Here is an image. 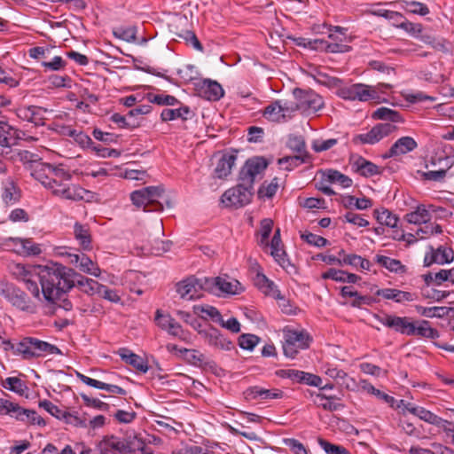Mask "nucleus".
Wrapping results in <instances>:
<instances>
[{
    "label": "nucleus",
    "instance_id": "obj_64",
    "mask_svg": "<svg viewBox=\"0 0 454 454\" xmlns=\"http://www.w3.org/2000/svg\"><path fill=\"white\" fill-rule=\"evenodd\" d=\"M318 443L327 454H350L344 447L333 444L325 439L319 438Z\"/></svg>",
    "mask_w": 454,
    "mask_h": 454
},
{
    "label": "nucleus",
    "instance_id": "obj_32",
    "mask_svg": "<svg viewBox=\"0 0 454 454\" xmlns=\"http://www.w3.org/2000/svg\"><path fill=\"white\" fill-rule=\"evenodd\" d=\"M194 114L187 106H182L176 109H163L160 114V119L162 121H173L176 119H181L187 121L193 117Z\"/></svg>",
    "mask_w": 454,
    "mask_h": 454
},
{
    "label": "nucleus",
    "instance_id": "obj_25",
    "mask_svg": "<svg viewBox=\"0 0 454 454\" xmlns=\"http://www.w3.org/2000/svg\"><path fill=\"white\" fill-rule=\"evenodd\" d=\"M376 294L387 300H393L397 303L416 301L418 296L415 293L402 291L395 288L379 289Z\"/></svg>",
    "mask_w": 454,
    "mask_h": 454
},
{
    "label": "nucleus",
    "instance_id": "obj_10",
    "mask_svg": "<svg viewBox=\"0 0 454 454\" xmlns=\"http://www.w3.org/2000/svg\"><path fill=\"white\" fill-rule=\"evenodd\" d=\"M397 129L395 124L391 123H379L375 125L370 131L364 134H358L355 136L352 142L355 145H374L380 141L382 138L387 137Z\"/></svg>",
    "mask_w": 454,
    "mask_h": 454
},
{
    "label": "nucleus",
    "instance_id": "obj_16",
    "mask_svg": "<svg viewBox=\"0 0 454 454\" xmlns=\"http://www.w3.org/2000/svg\"><path fill=\"white\" fill-rule=\"evenodd\" d=\"M54 195L65 200L74 201L84 200L86 202L91 201L94 198V193L92 192L82 188L79 184L68 183L62 185L60 189H57Z\"/></svg>",
    "mask_w": 454,
    "mask_h": 454
},
{
    "label": "nucleus",
    "instance_id": "obj_24",
    "mask_svg": "<svg viewBox=\"0 0 454 454\" xmlns=\"http://www.w3.org/2000/svg\"><path fill=\"white\" fill-rule=\"evenodd\" d=\"M417 142L411 137H403L397 139L390 147L384 158L395 157L408 153L417 148Z\"/></svg>",
    "mask_w": 454,
    "mask_h": 454
},
{
    "label": "nucleus",
    "instance_id": "obj_57",
    "mask_svg": "<svg viewBox=\"0 0 454 454\" xmlns=\"http://www.w3.org/2000/svg\"><path fill=\"white\" fill-rule=\"evenodd\" d=\"M239 283L228 281L226 278L220 277V281L217 286V295L220 294H239Z\"/></svg>",
    "mask_w": 454,
    "mask_h": 454
},
{
    "label": "nucleus",
    "instance_id": "obj_3",
    "mask_svg": "<svg viewBox=\"0 0 454 454\" xmlns=\"http://www.w3.org/2000/svg\"><path fill=\"white\" fill-rule=\"evenodd\" d=\"M5 350H11L13 355L20 356L24 360L44 356L46 355H61V350L55 345L34 337H24L20 340L3 342Z\"/></svg>",
    "mask_w": 454,
    "mask_h": 454
},
{
    "label": "nucleus",
    "instance_id": "obj_53",
    "mask_svg": "<svg viewBox=\"0 0 454 454\" xmlns=\"http://www.w3.org/2000/svg\"><path fill=\"white\" fill-rule=\"evenodd\" d=\"M278 178L274 177L270 183L265 181L258 190V196L260 198H272L278 189Z\"/></svg>",
    "mask_w": 454,
    "mask_h": 454
},
{
    "label": "nucleus",
    "instance_id": "obj_51",
    "mask_svg": "<svg viewBox=\"0 0 454 454\" xmlns=\"http://www.w3.org/2000/svg\"><path fill=\"white\" fill-rule=\"evenodd\" d=\"M286 145L290 150L297 153L298 154L309 153V152L306 150L305 140L301 136H289Z\"/></svg>",
    "mask_w": 454,
    "mask_h": 454
},
{
    "label": "nucleus",
    "instance_id": "obj_19",
    "mask_svg": "<svg viewBox=\"0 0 454 454\" xmlns=\"http://www.w3.org/2000/svg\"><path fill=\"white\" fill-rule=\"evenodd\" d=\"M177 293L186 300L199 299L202 296L199 278L190 277L177 284Z\"/></svg>",
    "mask_w": 454,
    "mask_h": 454
},
{
    "label": "nucleus",
    "instance_id": "obj_26",
    "mask_svg": "<svg viewBox=\"0 0 454 454\" xmlns=\"http://www.w3.org/2000/svg\"><path fill=\"white\" fill-rule=\"evenodd\" d=\"M246 398L248 400H254L260 398L265 399H278L283 396V392L279 389H265L258 386L249 387L246 392Z\"/></svg>",
    "mask_w": 454,
    "mask_h": 454
},
{
    "label": "nucleus",
    "instance_id": "obj_6",
    "mask_svg": "<svg viewBox=\"0 0 454 454\" xmlns=\"http://www.w3.org/2000/svg\"><path fill=\"white\" fill-rule=\"evenodd\" d=\"M254 195V187L239 180V184L225 191L222 196V202L226 207H242L251 202Z\"/></svg>",
    "mask_w": 454,
    "mask_h": 454
},
{
    "label": "nucleus",
    "instance_id": "obj_11",
    "mask_svg": "<svg viewBox=\"0 0 454 454\" xmlns=\"http://www.w3.org/2000/svg\"><path fill=\"white\" fill-rule=\"evenodd\" d=\"M131 441L114 434L106 435L98 443L101 454H128L135 451Z\"/></svg>",
    "mask_w": 454,
    "mask_h": 454
},
{
    "label": "nucleus",
    "instance_id": "obj_33",
    "mask_svg": "<svg viewBox=\"0 0 454 454\" xmlns=\"http://www.w3.org/2000/svg\"><path fill=\"white\" fill-rule=\"evenodd\" d=\"M372 118L374 120L387 121L391 124L404 122V118L399 112L385 106L380 107L374 111L372 114Z\"/></svg>",
    "mask_w": 454,
    "mask_h": 454
},
{
    "label": "nucleus",
    "instance_id": "obj_4",
    "mask_svg": "<svg viewBox=\"0 0 454 454\" xmlns=\"http://www.w3.org/2000/svg\"><path fill=\"white\" fill-rule=\"evenodd\" d=\"M0 296L19 310L30 313L35 310V306L27 294L4 278H0Z\"/></svg>",
    "mask_w": 454,
    "mask_h": 454
},
{
    "label": "nucleus",
    "instance_id": "obj_18",
    "mask_svg": "<svg viewBox=\"0 0 454 454\" xmlns=\"http://www.w3.org/2000/svg\"><path fill=\"white\" fill-rule=\"evenodd\" d=\"M437 163H443V165L442 168H436L435 169L424 172L422 175L424 179L435 182L442 181L446 176L447 171L451 168L453 161L448 156L433 157L431 165L436 167Z\"/></svg>",
    "mask_w": 454,
    "mask_h": 454
},
{
    "label": "nucleus",
    "instance_id": "obj_63",
    "mask_svg": "<svg viewBox=\"0 0 454 454\" xmlns=\"http://www.w3.org/2000/svg\"><path fill=\"white\" fill-rule=\"evenodd\" d=\"M270 254L274 257L275 261L284 269H286L291 265L286 253L282 247H270Z\"/></svg>",
    "mask_w": 454,
    "mask_h": 454
},
{
    "label": "nucleus",
    "instance_id": "obj_42",
    "mask_svg": "<svg viewBox=\"0 0 454 454\" xmlns=\"http://www.w3.org/2000/svg\"><path fill=\"white\" fill-rule=\"evenodd\" d=\"M74 234L75 239L84 250L91 248V238L88 228L76 223L74 226Z\"/></svg>",
    "mask_w": 454,
    "mask_h": 454
},
{
    "label": "nucleus",
    "instance_id": "obj_34",
    "mask_svg": "<svg viewBox=\"0 0 454 454\" xmlns=\"http://www.w3.org/2000/svg\"><path fill=\"white\" fill-rule=\"evenodd\" d=\"M53 165L42 162L38 160L31 168L32 176L38 180L43 186H47V181L50 180V176L53 169Z\"/></svg>",
    "mask_w": 454,
    "mask_h": 454
},
{
    "label": "nucleus",
    "instance_id": "obj_59",
    "mask_svg": "<svg viewBox=\"0 0 454 454\" xmlns=\"http://www.w3.org/2000/svg\"><path fill=\"white\" fill-rule=\"evenodd\" d=\"M417 311L427 317H442L447 315L448 309L445 307H431L426 308L422 306H417Z\"/></svg>",
    "mask_w": 454,
    "mask_h": 454
},
{
    "label": "nucleus",
    "instance_id": "obj_61",
    "mask_svg": "<svg viewBox=\"0 0 454 454\" xmlns=\"http://www.w3.org/2000/svg\"><path fill=\"white\" fill-rule=\"evenodd\" d=\"M151 243V252L155 255H160L163 253H166L170 250L172 246V241L170 240H162L159 239H154L150 241Z\"/></svg>",
    "mask_w": 454,
    "mask_h": 454
},
{
    "label": "nucleus",
    "instance_id": "obj_41",
    "mask_svg": "<svg viewBox=\"0 0 454 454\" xmlns=\"http://www.w3.org/2000/svg\"><path fill=\"white\" fill-rule=\"evenodd\" d=\"M375 262L391 272L403 273L406 270L405 266L402 264L401 261L385 255L377 254Z\"/></svg>",
    "mask_w": 454,
    "mask_h": 454
},
{
    "label": "nucleus",
    "instance_id": "obj_43",
    "mask_svg": "<svg viewBox=\"0 0 454 454\" xmlns=\"http://www.w3.org/2000/svg\"><path fill=\"white\" fill-rule=\"evenodd\" d=\"M406 409L409 411V412L418 416L420 419L426 422H428L433 425H439L441 418H439L437 415L431 412L430 411L426 410L423 407H415L411 406V404H408L406 406Z\"/></svg>",
    "mask_w": 454,
    "mask_h": 454
},
{
    "label": "nucleus",
    "instance_id": "obj_1",
    "mask_svg": "<svg viewBox=\"0 0 454 454\" xmlns=\"http://www.w3.org/2000/svg\"><path fill=\"white\" fill-rule=\"evenodd\" d=\"M56 275L57 280H55V286L53 287V299L51 301V305H55L67 311L71 310L73 305L67 299V294L74 286H77L80 291L88 295H98V294L101 286L100 283L79 274L71 268L59 263Z\"/></svg>",
    "mask_w": 454,
    "mask_h": 454
},
{
    "label": "nucleus",
    "instance_id": "obj_2",
    "mask_svg": "<svg viewBox=\"0 0 454 454\" xmlns=\"http://www.w3.org/2000/svg\"><path fill=\"white\" fill-rule=\"evenodd\" d=\"M59 263L50 265L26 266L15 264L12 275L20 281L25 283L27 289L35 298H40L42 293L44 300L51 304L53 299V287L57 280V267Z\"/></svg>",
    "mask_w": 454,
    "mask_h": 454
},
{
    "label": "nucleus",
    "instance_id": "obj_49",
    "mask_svg": "<svg viewBox=\"0 0 454 454\" xmlns=\"http://www.w3.org/2000/svg\"><path fill=\"white\" fill-rule=\"evenodd\" d=\"M279 106L278 101L270 103L263 111V116L270 121L280 122L285 121L286 119L281 111L278 108Z\"/></svg>",
    "mask_w": 454,
    "mask_h": 454
},
{
    "label": "nucleus",
    "instance_id": "obj_8",
    "mask_svg": "<svg viewBox=\"0 0 454 454\" xmlns=\"http://www.w3.org/2000/svg\"><path fill=\"white\" fill-rule=\"evenodd\" d=\"M338 95L346 100L367 101L377 98L378 90L364 83H355L339 89Z\"/></svg>",
    "mask_w": 454,
    "mask_h": 454
},
{
    "label": "nucleus",
    "instance_id": "obj_31",
    "mask_svg": "<svg viewBox=\"0 0 454 454\" xmlns=\"http://www.w3.org/2000/svg\"><path fill=\"white\" fill-rule=\"evenodd\" d=\"M352 168L356 173L364 177H371L380 174V168L376 164L363 157H357V159L352 163Z\"/></svg>",
    "mask_w": 454,
    "mask_h": 454
},
{
    "label": "nucleus",
    "instance_id": "obj_46",
    "mask_svg": "<svg viewBox=\"0 0 454 454\" xmlns=\"http://www.w3.org/2000/svg\"><path fill=\"white\" fill-rule=\"evenodd\" d=\"M412 335H418L423 338L434 340L439 337V333L436 329L432 328L428 321L423 320L419 325L414 324V331Z\"/></svg>",
    "mask_w": 454,
    "mask_h": 454
},
{
    "label": "nucleus",
    "instance_id": "obj_17",
    "mask_svg": "<svg viewBox=\"0 0 454 454\" xmlns=\"http://www.w3.org/2000/svg\"><path fill=\"white\" fill-rule=\"evenodd\" d=\"M46 109L37 106L21 105L16 108L17 117L35 126L44 125Z\"/></svg>",
    "mask_w": 454,
    "mask_h": 454
},
{
    "label": "nucleus",
    "instance_id": "obj_36",
    "mask_svg": "<svg viewBox=\"0 0 454 454\" xmlns=\"http://www.w3.org/2000/svg\"><path fill=\"white\" fill-rule=\"evenodd\" d=\"M8 241L14 245L20 244L23 249V253L27 255H38L42 252L39 245L34 243L30 239L9 238L5 239L4 242L0 243V245H7Z\"/></svg>",
    "mask_w": 454,
    "mask_h": 454
},
{
    "label": "nucleus",
    "instance_id": "obj_55",
    "mask_svg": "<svg viewBox=\"0 0 454 454\" xmlns=\"http://www.w3.org/2000/svg\"><path fill=\"white\" fill-rule=\"evenodd\" d=\"M6 128H9L6 124L0 126V154L5 158L12 153L9 132Z\"/></svg>",
    "mask_w": 454,
    "mask_h": 454
},
{
    "label": "nucleus",
    "instance_id": "obj_39",
    "mask_svg": "<svg viewBox=\"0 0 454 454\" xmlns=\"http://www.w3.org/2000/svg\"><path fill=\"white\" fill-rule=\"evenodd\" d=\"M405 219L410 223H427L431 220V214L426 208L425 205H419L414 211L406 214Z\"/></svg>",
    "mask_w": 454,
    "mask_h": 454
},
{
    "label": "nucleus",
    "instance_id": "obj_12",
    "mask_svg": "<svg viewBox=\"0 0 454 454\" xmlns=\"http://www.w3.org/2000/svg\"><path fill=\"white\" fill-rule=\"evenodd\" d=\"M268 161L263 157L248 159L239 171V180H242L248 186H253L255 177L262 173L268 167Z\"/></svg>",
    "mask_w": 454,
    "mask_h": 454
},
{
    "label": "nucleus",
    "instance_id": "obj_14",
    "mask_svg": "<svg viewBox=\"0 0 454 454\" xmlns=\"http://www.w3.org/2000/svg\"><path fill=\"white\" fill-rule=\"evenodd\" d=\"M375 318L383 325L401 334L409 336L413 334L414 323L407 317L383 314L382 316L375 315Z\"/></svg>",
    "mask_w": 454,
    "mask_h": 454
},
{
    "label": "nucleus",
    "instance_id": "obj_20",
    "mask_svg": "<svg viewBox=\"0 0 454 454\" xmlns=\"http://www.w3.org/2000/svg\"><path fill=\"white\" fill-rule=\"evenodd\" d=\"M209 346H212L221 350H231L233 348V344L231 340L225 338L219 330L215 327H211L208 330L200 331Z\"/></svg>",
    "mask_w": 454,
    "mask_h": 454
},
{
    "label": "nucleus",
    "instance_id": "obj_23",
    "mask_svg": "<svg viewBox=\"0 0 454 454\" xmlns=\"http://www.w3.org/2000/svg\"><path fill=\"white\" fill-rule=\"evenodd\" d=\"M72 175L62 168L61 165L54 166L50 176V180L47 181L46 188L51 189L52 193L55 194L57 189H60L62 185L70 181Z\"/></svg>",
    "mask_w": 454,
    "mask_h": 454
},
{
    "label": "nucleus",
    "instance_id": "obj_62",
    "mask_svg": "<svg viewBox=\"0 0 454 454\" xmlns=\"http://www.w3.org/2000/svg\"><path fill=\"white\" fill-rule=\"evenodd\" d=\"M259 340L260 338L254 334L244 333L239 337V345L243 349L253 350Z\"/></svg>",
    "mask_w": 454,
    "mask_h": 454
},
{
    "label": "nucleus",
    "instance_id": "obj_30",
    "mask_svg": "<svg viewBox=\"0 0 454 454\" xmlns=\"http://www.w3.org/2000/svg\"><path fill=\"white\" fill-rule=\"evenodd\" d=\"M254 285L266 295L273 298H280V291L273 281L270 280L264 274L258 272L254 278Z\"/></svg>",
    "mask_w": 454,
    "mask_h": 454
},
{
    "label": "nucleus",
    "instance_id": "obj_48",
    "mask_svg": "<svg viewBox=\"0 0 454 454\" xmlns=\"http://www.w3.org/2000/svg\"><path fill=\"white\" fill-rule=\"evenodd\" d=\"M403 9L410 13L426 16L429 13V8L418 1H403Z\"/></svg>",
    "mask_w": 454,
    "mask_h": 454
},
{
    "label": "nucleus",
    "instance_id": "obj_56",
    "mask_svg": "<svg viewBox=\"0 0 454 454\" xmlns=\"http://www.w3.org/2000/svg\"><path fill=\"white\" fill-rule=\"evenodd\" d=\"M113 34L114 37L128 43H133L137 39V29L135 27H119L114 30Z\"/></svg>",
    "mask_w": 454,
    "mask_h": 454
},
{
    "label": "nucleus",
    "instance_id": "obj_38",
    "mask_svg": "<svg viewBox=\"0 0 454 454\" xmlns=\"http://www.w3.org/2000/svg\"><path fill=\"white\" fill-rule=\"evenodd\" d=\"M311 161V155L309 153L297 154L294 156H286L278 159V163L280 166L286 164L284 168L287 171L293 170L294 168L300 166L302 163H309Z\"/></svg>",
    "mask_w": 454,
    "mask_h": 454
},
{
    "label": "nucleus",
    "instance_id": "obj_47",
    "mask_svg": "<svg viewBox=\"0 0 454 454\" xmlns=\"http://www.w3.org/2000/svg\"><path fill=\"white\" fill-rule=\"evenodd\" d=\"M20 191L13 182H10L4 186L2 193V200L5 205H13L20 200Z\"/></svg>",
    "mask_w": 454,
    "mask_h": 454
},
{
    "label": "nucleus",
    "instance_id": "obj_22",
    "mask_svg": "<svg viewBox=\"0 0 454 454\" xmlns=\"http://www.w3.org/2000/svg\"><path fill=\"white\" fill-rule=\"evenodd\" d=\"M310 396L313 398L315 405L321 407L323 410L327 411H336L342 410L344 404L340 402V398L336 395H326L321 392L310 393Z\"/></svg>",
    "mask_w": 454,
    "mask_h": 454
},
{
    "label": "nucleus",
    "instance_id": "obj_35",
    "mask_svg": "<svg viewBox=\"0 0 454 454\" xmlns=\"http://www.w3.org/2000/svg\"><path fill=\"white\" fill-rule=\"evenodd\" d=\"M429 250L434 257L433 261L439 265L450 263L454 261V251L450 247L440 246L437 248H434L430 246Z\"/></svg>",
    "mask_w": 454,
    "mask_h": 454
},
{
    "label": "nucleus",
    "instance_id": "obj_15",
    "mask_svg": "<svg viewBox=\"0 0 454 454\" xmlns=\"http://www.w3.org/2000/svg\"><path fill=\"white\" fill-rule=\"evenodd\" d=\"M66 251L62 252L61 254L67 255L69 258L68 262L73 264L81 271L92 275L94 277H99L101 270L98 264L90 259L85 254H73L64 248Z\"/></svg>",
    "mask_w": 454,
    "mask_h": 454
},
{
    "label": "nucleus",
    "instance_id": "obj_52",
    "mask_svg": "<svg viewBox=\"0 0 454 454\" xmlns=\"http://www.w3.org/2000/svg\"><path fill=\"white\" fill-rule=\"evenodd\" d=\"M147 98L149 102L159 106H176L179 104L178 99L171 95L167 94H148Z\"/></svg>",
    "mask_w": 454,
    "mask_h": 454
},
{
    "label": "nucleus",
    "instance_id": "obj_60",
    "mask_svg": "<svg viewBox=\"0 0 454 454\" xmlns=\"http://www.w3.org/2000/svg\"><path fill=\"white\" fill-rule=\"evenodd\" d=\"M220 281V277L216 278H207L202 277L199 278L200 286H201V293L203 291L211 293V294H217V286Z\"/></svg>",
    "mask_w": 454,
    "mask_h": 454
},
{
    "label": "nucleus",
    "instance_id": "obj_58",
    "mask_svg": "<svg viewBox=\"0 0 454 454\" xmlns=\"http://www.w3.org/2000/svg\"><path fill=\"white\" fill-rule=\"evenodd\" d=\"M279 106L278 108L284 114L286 121L290 119L294 113L299 111L297 101L294 100H277Z\"/></svg>",
    "mask_w": 454,
    "mask_h": 454
},
{
    "label": "nucleus",
    "instance_id": "obj_37",
    "mask_svg": "<svg viewBox=\"0 0 454 454\" xmlns=\"http://www.w3.org/2000/svg\"><path fill=\"white\" fill-rule=\"evenodd\" d=\"M237 157L234 154H224L217 162L215 172L218 178H224L231 174Z\"/></svg>",
    "mask_w": 454,
    "mask_h": 454
},
{
    "label": "nucleus",
    "instance_id": "obj_54",
    "mask_svg": "<svg viewBox=\"0 0 454 454\" xmlns=\"http://www.w3.org/2000/svg\"><path fill=\"white\" fill-rule=\"evenodd\" d=\"M273 221L270 218H264L261 221V226H260V234L261 239L259 241V245L268 247H269V237L272 231L273 228Z\"/></svg>",
    "mask_w": 454,
    "mask_h": 454
},
{
    "label": "nucleus",
    "instance_id": "obj_5",
    "mask_svg": "<svg viewBox=\"0 0 454 454\" xmlns=\"http://www.w3.org/2000/svg\"><path fill=\"white\" fill-rule=\"evenodd\" d=\"M164 190L160 186H148L131 192L130 199L135 206L146 212L162 211L163 205L159 201Z\"/></svg>",
    "mask_w": 454,
    "mask_h": 454
},
{
    "label": "nucleus",
    "instance_id": "obj_44",
    "mask_svg": "<svg viewBox=\"0 0 454 454\" xmlns=\"http://www.w3.org/2000/svg\"><path fill=\"white\" fill-rule=\"evenodd\" d=\"M374 215L377 221L382 225H386L390 228H395L397 225L398 217L388 209H375Z\"/></svg>",
    "mask_w": 454,
    "mask_h": 454
},
{
    "label": "nucleus",
    "instance_id": "obj_9",
    "mask_svg": "<svg viewBox=\"0 0 454 454\" xmlns=\"http://www.w3.org/2000/svg\"><path fill=\"white\" fill-rule=\"evenodd\" d=\"M311 338L305 332L288 331L283 344V351L286 356L294 358L300 349L309 347Z\"/></svg>",
    "mask_w": 454,
    "mask_h": 454
},
{
    "label": "nucleus",
    "instance_id": "obj_29",
    "mask_svg": "<svg viewBox=\"0 0 454 454\" xmlns=\"http://www.w3.org/2000/svg\"><path fill=\"white\" fill-rule=\"evenodd\" d=\"M7 158L13 161H20L29 168H31L38 160H41L37 153H32L27 150L12 148V153L8 154Z\"/></svg>",
    "mask_w": 454,
    "mask_h": 454
},
{
    "label": "nucleus",
    "instance_id": "obj_50",
    "mask_svg": "<svg viewBox=\"0 0 454 454\" xmlns=\"http://www.w3.org/2000/svg\"><path fill=\"white\" fill-rule=\"evenodd\" d=\"M4 387L20 395H23L28 389L26 383L17 377H8L4 383Z\"/></svg>",
    "mask_w": 454,
    "mask_h": 454
},
{
    "label": "nucleus",
    "instance_id": "obj_45",
    "mask_svg": "<svg viewBox=\"0 0 454 454\" xmlns=\"http://www.w3.org/2000/svg\"><path fill=\"white\" fill-rule=\"evenodd\" d=\"M39 407L43 408L46 411H48L53 417L59 419H65L67 422H69V419L72 418V415L66 411L59 409L57 405L53 404L49 400H43L39 403Z\"/></svg>",
    "mask_w": 454,
    "mask_h": 454
},
{
    "label": "nucleus",
    "instance_id": "obj_13",
    "mask_svg": "<svg viewBox=\"0 0 454 454\" xmlns=\"http://www.w3.org/2000/svg\"><path fill=\"white\" fill-rule=\"evenodd\" d=\"M268 161L263 157L248 159L239 171V180H242L248 186H253L255 177L262 173L268 167Z\"/></svg>",
    "mask_w": 454,
    "mask_h": 454
},
{
    "label": "nucleus",
    "instance_id": "obj_27",
    "mask_svg": "<svg viewBox=\"0 0 454 454\" xmlns=\"http://www.w3.org/2000/svg\"><path fill=\"white\" fill-rule=\"evenodd\" d=\"M121 358L129 365L133 366L136 370L142 373L147 372L149 367L147 362L138 355L129 351L127 348H121L119 350Z\"/></svg>",
    "mask_w": 454,
    "mask_h": 454
},
{
    "label": "nucleus",
    "instance_id": "obj_28",
    "mask_svg": "<svg viewBox=\"0 0 454 454\" xmlns=\"http://www.w3.org/2000/svg\"><path fill=\"white\" fill-rule=\"evenodd\" d=\"M77 377L80 379V380L82 383H84L90 387L98 388V389H104L110 393L117 394V395H125L127 394V391L119 386L104 383L102 381H99V380H94L92 378H90L88 376H85L82 373H77Z\"/></svg>",
    "mask_w": 454,
    "mask_h": 454
},
{
    "label": "nucleus",
    "instance_id": "obj_7",
    "mask_svg": "<svg viewBox=\"0 0 454 454\" xmlns=\"http://www.w3.org/2000/svg\"><path fill=\"white\" fill-rule=\"evenodd\" d=\"M293 96L297 101L299 111L302 113H316L324 106L322 97L313 90H304L296 88L293 91Z\"/></svg>",
    "mask_w": 454,
    "mask_h": 454
},
{
    "label": "nucleus",
    "instance_id": "obj_40",
    "mask_svg": "<svg viewBox=\"0 0 454 454\" xmlns=\"http://www.w3.org/2000/svg\"><path fill=\"white\" fill-rule=\"evenodd\" d=\"M323 176L325 177L327 183H337L343 188L350 187L353 183L351 178L335 169H326L323 172Z\"/></svg>",
    "mask_w": 454,
    "mask_h": 454
},
{
    "label": "nucleus",
    "instance_id": "obj_21",
    "mask_svg": "<svg viewBox=\"0 0 454 454\" xmlns=\"http://www.w3.org/2000/svg\"><path fill=\"white\" fill-rule=\"evenodd\" d=\"M198 93L207 100L216 101L223 96L222 86L215 81L205 79L196 84Z\"/></svg>",
    "mask_w": 454,
    "mask_h": 454
}]
</instances>
